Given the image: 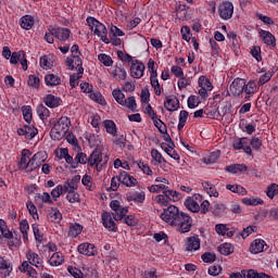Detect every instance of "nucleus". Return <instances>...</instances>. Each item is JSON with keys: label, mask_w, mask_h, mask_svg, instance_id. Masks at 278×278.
Returning a JSON list of instances; mask_svg holds the SVG:
<instances>
[{"label": "nucleus", "mask_w": 278, "mask_h": 278, "mask_svg": "<svg viewBox=\"0 0 278 278\" xmlns=\"http://www.w3.org/2000/svg\"><path fill=\"white\" fill-rule=\"evenodd\" d=\"M83 230H84V227L81 225L72 224L70 226L68 236H71V238H77V236H79Z\"/></svg>", "instance_id": "a19ab883"}, {"label": "nucleus", "mask_w": 278, "mask_h": 278, "mask_svg": "<svg viewBox=\"0 0 278 278\" xmlns=\"http://www.w3.org/2000/svg\"><path fill=\"white\" fill-rule=\"evenodd\" d=\"M39 64L41 68L45 71H49V68H53V55H43L40 58Z\"/></svg>", "instance_id": "f704fd0d"}, {"label": "nucleus", "mask_w": 278, "mask_h": 278, "mask_svg": "<svg viewBox=\"0 0 278 278\" xmlns=\"http://www.w3.org/2000/svg\"><path fill=\"white\" fill-rule=\"evenodd\" d=\"M46 86L50 88H55L62 84V78L55 74H48L45 76Z\"/></svg>", "instance_id": "bb28decb"}, {"label": "nucleus", "mask_w": 278, "mask_h": 278, "mask_svg": "<svg viewBox=\"0 0 278 278\" xmlns=\"http://www.w3.org/2000/svg\"><path fill=\"white\" fill-rule=\"evenodd\" d=\"M227 173H231L232 175H238V173H247L249 167L244 164H232L226 167Z\"/></svg>", "instance_id": "72a5a7b5"}, {"label": "nucleus", "mask_w": 278, "mask_h": 278, "mask_svg": "<svg viewBox=\"0 0 278 278\" xmlns=\"http://www.w3.org/2000/svg\"><path fill=\"white\" fill-rule=\"evenodd\" d=\"M50 194L53 201H58V199L64 194V186L58 185L54 189L51 190Z\"/></svg>", "instance_id": "de8ad7c7"}, {"label": "nucleus", "mask_w": 278, "mask_h": 278, "mask_svg": "<svg viewBox=\"0 0 278 278\" xmlns=\"http://www.w3.org/2000/svg\"><path fill=\"white\" fill-rule=\"evenodd\" d=\"M213 213L215 216H225L227 214V206L225 204H215Z\"/></svg>", "instance_id": "4d7b16f0"}, {"label": "nucleus", "mask_w": 278, "mask_h": 278, "mask_svg": "<svg viewBox=\"0 0 278 278\" xmlns=\"http://www.w3.org/2000/svg\"><path fill=\"white\" fill-rule=\"evenodd\" d=\"M22 114H23L24 121H26V123H31V118H33L31 106H29V105L23 106Z\"/></svg>", "instance_id": "6e6d98bb"}, {"label": "nucleus", "mask_w": 278, "mask_h": 278, "mask_svg": "<svg viewBox=\"0 0 278 278\" xmlns=\"http://www.w3.org/2000/svg\"><path fill=\"white\" fill-rule=\"evenodd\" d=\"M12 64H22L23 71H27V58H25V51L13 52L10 58Z\"/></svg>", "instance_id": "4468645a"}, {"label": "nucleus", "mask_w": 278, "mask_h": 278, "mask_svg": "<svg viewBox=\"0 0 278 278\" xmlns=\"http://www.w3.org/2000/svg\"><path fill=\"white\" fill-rule=\"evenodd\" d=\"M245 80L242 78H235L229 87L230 97H240L244 92Z\"/></svg>", "instance_id": "1a4fd4ad"}, {"label": "nucleus", "mask_w": 278, "mask_h": 278, "mask_svg": "<svg viewBox=\"0 0 278 278\" xmlns=\"http://www.w3.org/2000/svg\"><path fill=\"white\" fill-rule=\"evenodd\" d=\"M200 249H201V239H199V236L189 237L187 239L186 251L192 252V251H199Z\"/></svg>", "instance_id": "5701e85b"}, {"label": "nucleus", "mask_w": 278, "mask_h": 278, "mask_svg": "<svg viewBox=\"0 0 278 278\" xmlns=\"http://www.w3.org/2000/svg\"><path fill=\"white\" fill-rule=\"evenodd\" d=\"M199 201L201 202V195H199V194L198 195H193L191 198H188L185 201V206L190 212H193V213L200 212L201 206L199 205Z\"/></svg>", "instance_id": "f3484780"}, {"label": "nucleus", "mask_w": 278, "mask_h": 278, "mask_svg": "<svg viewBox=\"0 0 278 278\" xmlns=\"http://www.w3.org/2000/svg\"><path fill=\"white\" fill-rule=\"evenodd\" d=\"M20 230L23 235V238L24 240H27L28 238V231H29V223H27V219H23L21 223H20Z\"/></svg>", "instance_id": "5fc2aeb1"}, {"label": "nucleus", "mask_w": 278, "mask_h": 278, "mask_svg": "<svg viewBox=\"0 0 278 278\" xmlns=\"http://www.w3.org/2000/svg\"><path fill=\"white\" fill-rule=\"evenodd\" d=\"M227 190H230V192H235L236 194H247V189L240 185H227Z\"/></svg>", "instance_id": "49530a36"}, {"label": "nucleus", "mask_w": 278, "mask_h": 278, "mask_svg": "<svg viewBox=\"0 0 278 278\" xmlns=\"http://www.w3.org/2000/svg\"><path fill=\"white\" fill-rule=\"evenodd\" d=\"M110 207L113 211L112 216L114 220H123V218H125L129 212V207L121 205L118 200L111 201Z\"/></svg>", "instance_id": "0eeeda50"}, {"label": "nucleus", "mask_w": 278, "mask_h": 278, "mask_svg": "<svg viewBox=\"0 0 278 278\" xmlns=\"http://www.w3.org/2000/svg\"><path fill=\"white\" fill-rule=\"evenodd\" d=\"M17 135L24 136L26 140H31L38 136V128L34 127V125H25L22 128H17Z\"/></svg>", "instance_id": "9b49d317"}, {"label": "nucleus", "mask_w": 278, "mask_h": 278, "mask_svg": "<svg viewBox=\"0 0 278 278\" xmlns=\"http://www.w3.org/2000/svg\"><path fill=\"white\" fill-rule=\"evenodd\" d=\"M144 64L138 60L134 61L130 66V76L134 79H141L144 77Z\"/></svg>", "instance_id": "9d476101"}, {"label": "nucleus", "mask_w": 278, "mask_h": 278, "mask_svg": "<svg viewBox=\"0 0 278 278\" xmlns=\"http://www.w3.org/2000/svg\"><path fill=\"white\" fill-rule=\"evenodd\" d=\"M174 227H177V231L180 233H188L190 229H192V217L188 215L187 213H181L179 216L178 222L174 224Z\"/></svg>", "instance_id": "423d86ee"}, {"label": "nucleus", "mask_w": 278, "mask_h": 278, "mask_svg": "<svg viewBox=\"0 0 278 278\" xmlns=\"http://www.w3.org/2000/svg\"><path fill=\"white\" fill-rule=\"evenodd\" d=\"M220 255H231L233 253V245L230 243H223L218 247Z\"/></svg>", "instance_id": "c03bdc74"}, {"label": "nucleus", "mask_w": 278, "mask_h": 278, "mask_svg": "<svg viewBox=\"0 0 278 278\" xmlns=\"http://www.w3.org/2000/svg\"><path fill=\"white\" fill-rule=\"evenodd\" d=\"M26 207H27L30 216H33V218L35 220L38 219V208L36 207V205L33 204V202H27Z\"/></svg>", "instance_id": "69168bd1"}, {"label": "nucleus", "mask_w": 278, "mask_h": 278, "mask_svg": "<svg viewBox=\"0 0 278 278\" xmlns=\"http://www.w3.org/2000/svg\"><path fill=\"white\" fill-rule=\"evenodd\" d=\"M34 23H35V20H34V16L31 15H24L20 20V25L22 29H26V30L31 29V27H34Z\"/></svg>", "instance_id": "473e14b6"}, {"label": "nucleus", "mask_w": 278, "mask_h": 278, "mask_svg": "<svg viewBox=\"0 0 278 278\" xmlns=\"http://www.w3.org/2000/svg\"><path fill=\"white\" fill-rule=\"evenodd\" d=\"M26 260L28 261V264H31V266H36V268H42V258H40L38 253L28 250L26 253Z\"/></svg>", "instance_id": "412c9836"}, {"label": "nucleus", "mask_w": 278, "mask_h": 278, "mask_svg": "<svg viewBox=\"0 0 278 278\" xmlns=\"http://www.w3.org/2000/svg\"><path fill=\"white\" fill-rule=\"evenodd\" d=\"M218 14L223 21H229L233 16V3L230 1H224L218 7Z\"/></svg>", "instance_id": "6e6552de"}, {"label": "nucleus", "mask_w": 278, "mask_h": 278, "mask_svg": "<svg viewBox=\"0 0 278 278\" xmlns=\"http://www.w3.org/2000/svg\"><path fill=\"white\" fill-rule=\"evenodd\" d=\"M65 64L70 71H75V68H84V62L81 61V56L75 55L66 59Z\"/></svg>", "instance_id": "a211bd4d"}, {"label": "nucleus", "mask_w": 278, "mask_h": 278, "mask_svg": "<svg viewBox=\"0 0 278 278\" xmlns=\"http://www.w3.org/2000/svg\"><path fill=\"white\" fill-rule=\"evenodd\" d=\"M189 113L188 111H180L179 113V123H178V131H181L184 127H186V123L188 122Z\"/></svg>", "instance_id": "37998d69"}, {"label": "nucleus", "mask_w": 278, "mask_h": 278, "mask_svg": "<svg viewBox=\"0 0 278 278\" xmlns=\"http://www.w3.org/2000/svg\"><path fill=\"white\" fill-rule=\"evenodd\" d=\"M121 175L118 176H114L112 179H111V190L113 192H116V190H118V188H121Z\"/></svg>", "instance_id": "338daca9"}, {"label": "nucleus", "mask_w": 278, "mask_h": 278, "mask_svg": "<svg viewBox=\"0 0 278 278\" xmlns=\"http://www.w3.org/2000/svg\"><path fill=\"white\" fill-rule=\"evenodd\" d=\"M43 103L47 108H60L62 105V98L49 93L43 98Z\"/></svg>", "instance_id": "b1692460"}, {"label": "nucleus", "mask_w": 278, "mask_h": 278, "mask_svg": "<svg viewBox=\"0 0 278 278\" xmlns=\"http://www.w3.org/2000/svg\"><path fill=\"white\" fill-rule=\"evenodd\" d=\"M256 91H257V85L255 84V81L250 80L247 83L245 80V86L243 88V92L245 93L244 99L245 100L251 99V94H255Z\"/></svg>", "instance_id": "cd10ccee"}, {"label": "nucleus", "mask_w": 278, "mask_h": 278, "mask_svg": "<svg viewBox=\"0 0 278 278\" xmlns=\"http://www.w3.org/2000/svg\"><path fill=\"white\" fill-rule=\"evenodd\" d=\"M264 247H266V241L262 239H255L250 247V251L251 253L257 255V253H262V251H264Z\"/></svg>", "instance_id": "c756f323"}, {"label": "nucleus", "mask_w": 278, "mask_h": 278, "mask_svg": "<svg viewBox=\"0 0 278 278\" xmlns=\"http://www.w3.org/2000/svg\"><path fill=\"white\" fill-rule=\"evenodd\" d=\"M47 160V153L46 152H37L33 155L30 159V173L33 170H36V168H40L42 163Z\"/></svg>", "instance_id": "2eb2a0df"}, {"label": "nucleus", "mask_w": 278, "mask_h": 278, "mask_svg": "<svg viewBox=\"0 0 278 278\" xmlns=\"http://www.w3.org/2000/svg\"><path fill=\"white\" fill-rule=\"evenodd\" d=\"M28 86H30V88H40V78L36 75H29Z\"/></svg>", "instance_id": "0e129e2a"}, {"label": "nucleus", "mask_w": 278, "mask_h": 278, "mask_svg": "<svg viewBox=\"0 0 278 278\" xmlns=\"http://www.w3.org/2000/svg\"><path fill=\"white\" fill-rule=\"evenodd\" d=\"M218 157H220V153H218V152H212L208 156L203 157V159H202V162H203L204 164H207V165H210V164H216V162H218Z\"/></svg>", "instance_id": "79ce46f5"}, {"label": "nucleus", "mask_w": 278, "mask_h": 278, "mask_svg": "<svg viewBox=\"0 0 278 278\" xmlns=\"http://www.w3.org/2000/svg\"><path fill=\"white\" fill-rule=\"evenodd\" d=\"M150 84L154 89V93L160 97L162 94V87L160 86V80H157V73L150 75Z\"/></svg>", "instance_id": "c9c22d12"}, {"label": "nucleus", "mask_w": 278, "mask_h": 278, "mask_svg": "<svg viewBox=\"0 0 278 278\" xmlns=\"http://www.w3.org/2000/svg\"><path fill=\"white\" fill-rule=\"evenodd\" d=\"M31 151L24 149L20 161V168L23 170H29L31 173Z\"/></svg>", "instance_id": "f8f14e48"}, {"label": "nucleus", "mask_w": 278, "mask_h": 278, "mask_svg": "<svg viewBox=\"0 0 278 278\" xmlns=\"http://www.w3.org/2000/svg\"><path fill=\"white\" fill-rule=\"evenodd\" d=\"M68 129H71V118L62 116L52 127L50 138H52V140H62V138L68 134Z\"/></svg>", "instance_id": "f257e3e1"}, {"label": "nucleus", "mask_w": 278, "mask_h": 278, "mask_svg": "<svg viewBox=\"0 0 278 278\" xmlns=\"http://www.w3.org/2000/svg\"><path fill=\"white\" fill-rule=\"evenodd\" d=\"M260 36L265 45H268V47H275L276 45L275 36L270 34V31L261 30Z\"/></svg>", "instance_id": "c85d7f7f"}, {"label": "nucleus", "mask_w": 278, "mask_h": 278, "mask_svg": "<svg viewBox=\"0 0 278 278\" xmlns=\"http://www.w3.org/2000/svg\"><path fill=\"white\" fill-rule=\"evenodd\" d=\"M244 278H260V273L255 269L242 270Z\"/></svg>", "instance_id": "774afa93"}, {"label": "nucleus", "mask_w": 278, "mask_h": 278, "mask_svg": "<svg viewBox=\"0 0 278 278\" xmlns=\"http://www.w3.org/2000/svg\"><path fill=\"white\" fill-rule=\"evenodd\" d=\"M119 179L123 186H126V188H134V186H138V179L129 175L127 172H121Z\"/></svg>", "instance_id": "6ab92c4d"}, {"label": "nucleus", "mask_w": 278, "mask_h": 278, "mask_svg": "<svg viewBox=\"0 0 278 278\" xmlns=\"http://www.w3.org/2000/svg\"><path fill=\"white\" fill-rule=\"evenodd\" d=\"M48 263L50 266H62L64 264V255L62 252H54Z\"/></svg>", "instance_id": "7c9ffc66"}, {"label": "nucleus", "mask_w": 278, "mask_h": 278, "mask_svg": "<svg viewBox=\"0 0 278 278\" xmlns=\"http://www.w3.org/2000/svg\"><path fill=\"white\" fill-rule=\"evenodd\" d=\"M53 36L61 42H65V40H68L71 38V29L64 28V27H58L53 28Z\"/></svg>", "instance_id": "4be33fe9"}, {"label": "nucleus", "mask_w": 278, "mask_h": 278, "mask_svg": "<svg viewBox=\"0 0 278 278\" xmlns=\"http://www.w3.org/2000/svg\"><path fill=\"white\" fill-rule=\"evenodd\" d=\"M87 25L90 27L91 31L102 40V42L110 45V39H108V28H105V25L94 17H87Z\"/></svg>", "instance_id": "7ed1b4c3"}, {"label": "nucleus", "mask_w": 278, "mask_h": 278, "mask_svg": "<svg viewBox=\"0 0 278 278\" xmlns=\"http://www.w3.org/2000/svg\"><path fill=\"white\" fill-rule=\"evenodd\" d=\"M151 156H152V160H153L154 162H157L159 164H164V165L167 164V162H166V160L164 159V156H162V153H160V151H157V150H155V149H153V150L151 151Z\"/></svg>", "instance_id": "8fccbe9b"}, {"label": "nucleus", "mask_w": 278, "mask_h": 278, "mask_svg": "<svg viewBox=\"0 0 278 278\" xmlns=\"http://www.w3.org/2000/svg\"><path fill=\"white\" fill-rule=\"evenodd\" d=\"M48 219L50 220V223L60 224L62 223V213L58 207H51L48 211Z\"/></svg>", "instance_id": "a878e982"}, {"label": "nucleus", "mask_w": 278, "mask_h": 278, "mask_svg": "<svg viewBox=\"0 0 278 278\" xmlns=\"http://www.w3.org/2000/svg\"><path fill=\"white\" fill-rule=\"evenodd\" d=\"M199 86H200V88H204V89L211 90V91H212V88H213L212 83L205 76H200Z\"/></svg>", "instance_id": "052dcab7"}, {"label": "nucleus", "mask_w": 278, "mask_h": 278, "mask_svg": "<svg viewBox=\"0 0 278 278\" xmlns=\"http://www.w3.org/2000/svg\"><path fill=\"white\" fill-rule=\"evenodd\" d=\"M245 140V138L235 140L232 147L235 151H240V149H243L244 153L251 155L253 153V150L251 149V146H244L247 144V142H244Z\"/></svg>", "instance_id": "393cba45"}, {"label": "nucleus", "mask_w": 278, "mask_h": 278, "mask_svg": "<svg viewBox=\"0 0 278 278\" xmlns=\"http://www.w3.org/2000/svg\"><path fill=\"white\" fill-rule=\"evenodd\" d=\"M77 251L80 253V255H87V257L97 255V247L91 243H80L77 248Z\"/></svg>", "instance_id": "dca6fc26"}, {"label": "nucleus", "mask_w": 278, "mask_h": 278, "mask_svg": "<svg viewBox=\"0 0 278 278\" xmlns=\"http://www.w3.org/2000/svg\"><path fill=\"white\" fill-rule=\"evenodd\" d=\"M74 162L77 163V168L79 164H88V156L84 152H78L74 159Z\"/></svg>", "instance_id": "bf43d9fd"}, {"label": "nucleus", "mask_w": 278, "mask_h": 278, "mask_svg": "<svg viewBox=\"0 0 278 278\" xmlns=\"http://www.w3.org/2000/svg\"><path fill=\"white\" fill-rule=\"evenodd\" d=\"M0 270H7L12 273V264L5 260V257L0 256Z\"/></svg>", "instance_id": "680f3d73"}, {"label": "nucleus", "mask_w": 278, "mask_h": 278, "mask_svg": "<svg viewBox=\"0 0 278 278\" xmlns=\"http://www.w3.org/2000/svg\"><path fill=\"white\" fill-rule=\"evenodd\" d=\"M200 103H201V100H199V97L197 96H190L187 101L188 108L190 110H194V108H199Z\"/></svg>", "instance_id": "13d9d810"}, {"label": "nucleus", "mask_w": 278, "mask_h": 278, "mask_svg": "<svg viewBox=\"0 0 278 278\" xmlns=\"http://www.w3.org/2000/svg\"><path fill=\"white\" fill-rule=\"evenodd\" d=\"M242 203H244V205H253V206L264 205V200L260 198H243Z\"/></svg>", "instance_id": "a18cd8bd"}, {"label": "nucleus", "mask_w": 278, "mask_h": 278, "mask_svg": "<svg viewBox=\"0 0 278 278\" xmlns=\"http://www.w3.org/2000/svg\"><path fill=\"white\" fill-rule=\"evenodd\" d=\"M277 194H278V185L270 184L267 187L266 195L268 197V199H275V197H277Z\"/></svg>", "instance_id": "3c124183"}, {"label": "nucleus", "mask_w": 278, "mask_h": 278, "mask_svg": "<svg viewBox=\"0 0 278 278\" xmlns=\"http://www.w3.org/2000/svg\"><path fill=\"white\" fill-rule=\"evenodd\" d=\"M102 225L105 229H108V231H118V227H116V223L112 218V214L108 212L102 213Z\"/></svg>", "instance_id": "ddd939ff"}, {"label": "nucleus", "mask_w": 278, "mask_h": 278, "mask_svg": "<svg viewBox=\"0 0 278 278\" xmlns=\"http://www.w3.org/2000/svg\"><path fill=\"white\" fill-rule=\"evenodd\" d=\"M163 194H167V199L174 202L179 201V199H181V193L175 190H165L163 191Z\"/></svg>", "instance_id": "864d4df0"}, {"label": "nucleus", "mask_w": 278, "mask_h": 278, "mask_svg": "<svg viewBox=\"0 0 278 278\" xmlns=\"http://www.w3.org/2000/svg\"><path fill=\"white\" fill-rule=\"evenodd\" d=\"M113 99H115L116 103L123 105V108H127L130 112H136L138 104L136 103V97L130 96L125 99V93L121 89H114L112 91Z\"/></svg>", "instance_id": "f03ea898"}, {"label": "nucleus", "mask_w": 278, "mask_h": 278, "mask_svg": "<svg viewBox=\"0 0 278 278\" xmlns=\"http://www.w3.org/2000/svg\"><path fill=\"white\" fill-rule=\"evenodd\" d=\"M37 114L41 121H47V118L51 116V112L49 109H47V106H45V104H39L37 106Z\"/></svg>", "instance_id": "58836bf2"}, {"label": "nucleus", "mask_w": 278, "mask_h": 278, "mask_svg": "<svg viewBox=\"0 0 278 278\" xmlns=\"http://www.w3.org/2000/svg\"><path fill=\"white\" fill-rule=\"evenodd\" d=\"M98 60L99 62H101V64H103L104 66H112V64H114V61H112V56L105 54V53H101L98 55Z\"/></svg>", "instance_id": "603ef678"}, {"label": "nucleus", "mask_w": 278, "mask_h": 278, "mask_svg": "<svg viewBox=\"0 0 278 278\" xmlns=\"http://www.w3.org/2000/svg\"><path fill=\"white\" fill-rule=\"evenodd\" d=\"M84 75V67H80L76 74L70 76V85L72 88L79 86V79H81Z\"/></svg>", "instance_id": "4c0bfd02"}, {"label": "nucleus", "mask_w": 278, "mask_h": 278, "mask_svg": "<svg viewBox=\"0 0 278 278\" xmlns=\"http://www.w3.org/2000/svg\"><path fill=\"white\" fill-rule=\"evenodd\" d=\"M112 75L114 79H117L118 81H123L127 79V71H125V68L118 65L114 66V70L112 71Z\"/></svg>", "instance_id": "2f4dec72"}, {"label": "nucleus", "mask_w": 278, "mask_h": 278, "mask_svg": "<svg viewBox=\"0 0 278 278\" xmlns=\"http://www.w3.org/2000/svg\"><path fill=\"white\" fill-rule=\"evenodd\" d=\"M181 211L175 205H169L167 208H164L161 214L162 220L170 227H175V225L179 222V216H181Z\"/></svg>", "instance_id": "39448f33"}, {"label": "nucleus", "mask_w": 278, "mask_h": 278, "mask_svg": "<svg viewBox=\"0 0 278 278\" xmlns=\"http://www.w3.org/2000/svg\"><path fill=\"white\" fill-rule=\"evenodd\" d=\"M66 200L68 203H79V193L75 192L74 190H70L66 194Z\"/></svg>", "instance_id": "e2e57ef3"}, {"label": "nucleus", "mask_w": 278, "mask_h": 278, "mask_svg": "<svg viewBox=\"0 0 278 278\" xmlns=\"http://www.w3.org/2000/svg\"><path fill=\"white\" fill-rule=\"evenodd\" d=\"M109 160L110 157L108 156V154H103V152L96 149L88 157V164L89 166H96L98 173H101V170H103V166L108 165Z\"/></svg>", "instance_id": "20e7f679"}, {"label": "nucleus", "mask_w": 278, "mask_h": 278, "mask_svg": "<svg viewBox=\"0 0 278 278\" xmlns=\"http://www.w3.org/2000/svg\"><path fill=\"white\" fill-rule=\"evenodd\" d=\"M103 126H104L106 134H110L111 136H116L117 128H116V123H114V121L105 119L103 122Z\"/></svg>", "instance_id": "e433bc0d"}, {"label": "nucleus", "mask_w": 278, "mask_h": 278, "mask_svg": "<svg viewBox=\"0 0 278 278\" xmlns=\"http://www.w3.org/2000/svg\"><path fill=\"white\" fill-rule=\"evenodd\" d=\"M164 108L167 112H177L179 110V99L175 96L166 97Z\"/></svg>", "instance_id": "aec40b11"}, {"label": "nucleus", "mask_w": 278, "mask_h": 278, "mask_svg": "<svg viewBox=\"0 0 278 278\" xmlns=\"http://www.w3.org/2000/svg\"><path fill=\"white\" fill-rule=\"evenodd\" d=\"M144 192H135L127 195L128 201H135V203H144Z\"/></svg>", "instance_id": "ea45409f"}, {"label": "nucleus", "mask_w": 278, "mask_h": 278, "mask_svg": "<svg viewBox=\"0 0 278 278\" xmlns=\"http://www.w3.org/2000/svg\"><path fill=\"white\" fill-rule=\"evenodd\" d=\"M91 126L96 128L97 134L101 131V116L99 114H94L90 116Z\"/></svg>", "instance_id": "09e8293b"}]
</instances>
